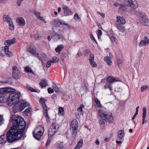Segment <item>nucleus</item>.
Masks as SVG:
<instances>
[{"label":"nucleus","instance_id":"obj_11","mask_svg":"<svg viewBox=\"0 0 149 149\" xmlns=\"http://www.w3.org/2000/svg\"><path fill=\"white\" fill-rule=\"evenodd\" d=\"M124 3L126 6H129L133 9H136L138 7V4L136 0H125Z\"/></svg>","mask_w":149,"mask_h":149},{"label":"nucleus","instance_id":"obj_23","mask_svg":"<svg viewBox=\"0 0 149 149\" xmlns=\"http://www.w3.org/2000/svg\"><path fill=\"white\" fill-rule=\"evenodd\" d=\"M12 76L13 78L17 80L20 77L21 75L19 72L15 73H12Z\"/></svg>","mask_w":149,"mask_h":149},{"label":"nucleus","instance_id":"obj_54","mask_svg":"<svg viewBox=\"0 0 149 149\" xmlns=\"http://www.w3.org/2000/svg\"><path fill=\"white\" fill-rule=\"evenodd\" d=\"M42 106L43 108V109L44 110H45V111H46V110H47V107L45 104V103H44L42 104Z\"/></svg>","mask_w":149,"mask_h":149},{"label":"nucleus","instance_id":"obj_25","mask_svg":"<svg viewBox=\"0 0 149 149\" xmlns=\"http://www.w3.org/2000/svg\"><path fill=\"white\" fill-rule=\"evenodd\" d=\"M12 79L10 77H8L6 79L5 81H1L0 82L2 83H8L9 84H11L12 83Z\"/></svg>","mask_w":149,"mask_h":149},{"label":"nucleus","instance_id":"obj_33","mask_svg":"<svg viewBox=\"0 0 149 149\" xmlns=\"http://www.w3.org/2000/svg\"><path fill=\"white\" fill-rule=\"evenodd\" d=\"M83 140L82 139H80L79 141L76 144V146L79 148H81L83 146Z\"/></svg>","mask_w":149,"mask_h":149},{"label":"nucleus","instance_id":"obj_39","mask_svg":"<svg viewBox=\"0 0 149 149\" xmlns=\"http://www.w3.org/2000/svg\"><path fill=\"white\" fill-rule=\"evenodd\" d=\"M26 87L29 90L32 92H36V91L35 89L31 87L29 85L27 84L26 85Z\"/></svg>","mask_w":149,"mask_h":149},{"label":"nucleus","instance_id":"obj_19","mask_svg":"<svg viewBox=\"0 0 149 149\" xmlns=\"http://www.w3.org/2000/svg\"><path fill=\"white\" fill-rule=\"evenodd\" d=\"M16 41V39L13 38L11 40H6L4 42V44L6 45H10L14 44Z\"/></svg>","mask_w":149,"mask_h":149},{"label":"nucleus","instance_id":"obj_48","mask_svg":"<svg viewBox=\"0 0 149 149\" xmlns=\"http://www.w3.org/2000/svg\"><path fill=\"white\" fill-rule=\"evenodd\" d=\"M122 60L120 59H118L117 60V64L118 67L120 68L122 65Z\"/></svg>","mask_w":149,"mask_h":149},{"label":"nucleus","instance_id":"obj_38","mask_svg":"<svg viewBox=\"0 0 149 149\" xmlns=\"http://www.w3.org/2000/svg\"><path fill=\"white\" fill-rule=\"evenodd\" d=\"M26 87L29 90L32 92H36V91L35 89L31 87L29 85L27 84L26 85Z\"/></svg>","mask_w":149,"mask_h":149},{"label":"nucleus","instance_id":"obj_7","mask_svg":"<svg viewBox=\"0 0 149 149\" xmlns=\"http://www.w3.org/2000/svg\"><path fill=\"white\" fill-rule=\"evenodd\" d=\"M50 24L52 26L54 27H58L60 25H61L63 26H65L66 28H69L70 27V25L66 23L65 21L59 19L54 20L50 22Z\"/></svg>","mask_w":149,"mask_h":149},{"label":"nucleus","instance_id":"obj_51","mask_svg":"<svg viewBox=\"0 0 149 149\" xmlns=\"http://www.w3.org/2000/svg\"><path fill=\"white\" fill-rule=\"evenodd\" d=\"M34 14L36 15V17L38 19L40 17V13L39 12L35 11L34 12Z\"/></svg>","mask_w":149,"mask_h":149},{"label":"nucleus","instance_id":"obj_9","mask_svg":"<svg viewBox=\"0 0 149 149\" xmlns=\"http://www.w3.org/2000/svg\"><path fill=\"white\" fill-rule=\"evenodd\" d=\"M15 90L11 88H2L0 89V102H3V95L7 93H9L14 92Z\"/></svg>","mask_w":149,"mask_h":149},{"label":"nucleus","instance_id":"obj_37","mask_svg":"<svg viewBox=\"0 0 149 149\" xmlns=\"http://www.w3.org/2000/svg\"><path fill=\"white\" fill-rule=\"evenodd\" d=\"M95 101L97 105L99 107H102V105L100 103V101L97 98H95Z\"/></svg>","mask_w":149,"mask_h":149},{"label":"nucleus","instance_id":"obj_8","mask_svg":"<svg viewBox=\"0 0 149 149\" xmlns=\"http://www.w3.org/2000/svg\"><path fill=\"white\" fill-rule=\"evenodd\" d=\"M100 116L101 118L102 117L105 118V119L104 120V119H101L100 121V124H105L104 120L110 123H111L113 122V118L112 114L111 113L108 114L103 113L101 114Z\"/></svg>","mask_w":149,"mask_h":149},{"label":"nucleus","instance_id":"obj_45","mask_svg":"<svg viewBox=\"0 0 149 149\" xmlns=\"http://www.w3.org/2000/svg\"><path fill=\"white\" fill-rule=\"evenodd\" d=\"M53 87L55 91L57 93H58L59 92V90L58 87L55 84L53 85Z\"/></svg>","mask_w":149,"mask_h":149},{"label":"nucleus","instance_id":"obj_55","mask_svg":"<svg viewBox=\"0 0 149 149\" xmlns=\"http://www.w3.org/2000/svg\"><path fill=\"white\" fill-rule=\"evenodd\" d=\"M74 18L75 20H77L79 19L78 15L77 13H75L74 17Z\"/></svg>","mask_w":149,"mask_h":149},{"label":"nucleus","instance_id":"obj_56","mask_svg":"<svg viewBox=\"0 0 149 149\" xmlns=\"http://www.w3.org/2000/svg\"><path fill=\"white\" fill-rule=\"evenodd\" d=\"M77 111L79 113H80V114L81 115H83V112L82 109L80 107H79L77 109Z\"/></svg>","mask_w":149,"mask_h":149},{"label":"nucleus","instance_id":"obj_34","mask_svg":"<svg viewBox=\"0 0 149 149\" xmlns=\"http://www.w3.org/2000/svg\"><path fill=\"white\" fill-rule=\"evenodd\" d=\"M30 108L29 107H28L23 112V114L26 116H28V113H29L30 112Z\"/></svg>","mask_w":149,"mask_h":149},{"label":"nucleus","instance_id":"obj_52","mask_svg":"<svg viewBox=\"0 0 149 149\" xmlns=\"http://www.w3.org/2000/svg\"><path fill=\"white\" fill-rule=\"evenodd\" d=\"M48 93L49 94L52 93L54 92L53 89H51V88H49L47 89Z\"/></svg>","mask_w":149,"mask_h":149},{"label":"nucleus","instance_id":"obj_50","mask_svg":"<svg viewBox=\"0 0 149 149\" xmlns=\"http://www.w3.org/2000/svg\"><path fill=\"white\" fill-rule=\"evenodd\" d=\"M94 55L93 54H91L90 55L89 57V61H92L93 60H94Z\"/></svg>","mask_w":149,"mask_h":149},{"label":"nucleus","instance_id":"obj_44","mask_svg":"<svg viewBox=\"0 0 149 149\" xmlns=\"http://www.w3.org/2000/svg\"><path fill=\"white\" fill-rule=\"evenodd\" d=\"M90 52V50L88 49H86L85 50L84 52V56H87Z\"/></svg>","mask_w":149,"mask_h":149},{"label":"nucleus","instance_id":"obj_6","mask_svg":"<svg viewBox=\"0 0 149 149\" xmlns=\"http://www.w3.org/2000/svg\"><path fill=\"white\" fill-rule=\"evenodd\" d=\"M35 131L37 133H34V131L33 132V136L36 139L40 141L44 132V127L42 126H40L35 129Z\"/></svg>","mask_w":149,"mask_h":149},{"label":"nucleus","instance_id":"obj_13","mask_svg":"<svg viewBox=\"0 0 149 149\" xmlns=\"http://www.w3.org/2000/svg\"><path fill=\"white\" fill-rule=\"evenodd\" d=\"M16 22L20 26H23L25 25V21L22 17H17L16 18Z\"/></svg>","mask_w":149,"mask_h":149},{"label":"nucleus","instance_id":"obj_36","mask_svg":"<svg viewBox=\"0 0 149 149\" xmlns=\"http://www.w3.org/2000/svg\"><path fill=\"white\" fill-rule=\"evenodd\" d=\"M9 28L11 30H13L14 29V26L13 23V21H11L10 22L8 23Z\"/></svg>","mask_w":149,"mask_h":149},{"label":"nucleus","instance_id":"obj_43","mask_svg":"<svg viewBox=\"0 0 149 149\" xmlns=\"http://www.w3.org/2000/svg\"><path fill=\"white\" fill-rule=\"evenodd\" d=\"M98 33L97 34V36L98 38L100 39L101 38V36L102 35V32L101 30L98 29L97 31Z\"/></svg>","mask_w":149,"mask_h":149},{"label":"nucleus","instance_id":"obj_53","mask_svg":"<svg viewBox=\"0 0 149 149\" xmlns=\"http://www.w3.org/2000/svg\"><path fill=\"white\" fill-rule=\"evenodd\" d=\"M63 109L62 107H60L59 108L58 113H60L61 114H62L63 113Z\"/></svg>","mask_w":149,"mask_h":149},{"label":"nucleus","instance_id":"obj_30","mask_svg":"<svg viewBox=\"0 0 149 149\" xmlns=\"http://www.w3.org/2000/svg\"><path fill=\"white\" fill-rule=\"evenodd\" d=\"M117 28L120 31L122 32L124 31L125 30L124 26L120 24H118L117 25Z\"/></svg>","mask_w":149,"mask_h":149},{"label":"nucleus","instance_id":"obj_63","mask_svg":"<svg viewBox=\"0 0 149 149\" xmlns=\"http://www.w3.org/2000/svg\"><path fill=\"white\" fill-rule=\"evenodd\" d=\"M107 86L108 87V88H109L110 90L111 91L113 89L112 88V87L111 85H110V84H108L107 85Z\"/></svg>","mask_w":149,"mask_h":149},{"label":"nucleus","instance_id":"obj_18","mask_svg":"<svg viewBox=\"0 0 149 149\" xmlns=\"http://www.w3.org/2000/svg\"><path fill=\"white\" fill-rule=\"evenodd\" d=\"M143 112L142 113V124L143 125L144 123H146L145 121L146 118V107H144L143 108Z\"/></svg>","mask_w":149,"mask_h":149},{"label":"nucleus","instance_id":"obj_4","mask_svg":"<svg viewBox=\"0 0 149 149\" xmlns=\"http://www.w3.org/2000/svg\"><path fill=\"white\" fill-rule=\"evenodd\" d=\"M136 15L139 17V21L142 24L149 26V20L145 13H142L140 12H136Z\"/></svg>","mask_w":149,"mask_h":149},{"label":"nucleus","instance_id":"obj_28","mask_svg":"<svg viewBox=\"0 0 149 149\" xmlns=\"http://www.w3.org/2000/svg\"><path fill=\"white\" fill-rule=\"evenodd\" d=\"M47 80L45 79H42L41 80L40 83V86H41L42 88H43L44 87H45L47 86V82L46 81Z\"/></svg>","mask_w":149,"mask_h":149},{"label":"nucleus","instance_id":"obj_42","mask_svg":"<svg viewBox=\"0 0 149 149\" xmlns=\"http://www.w3.org/2000/svg\"><path fill=\"white\" fill-rule=\"evenodd\" d=\"M12 73H15V72H19L17 67L16 66H13L12 67Z\"/></svg>","mask_w":149,"mask_h":149},{"label":"nucleus","instance_id":"obj_58","mask_svg":"<svg viewBox=\"0 0 149 149\" xmlns=\"http://www.w3.org/2000/svg\"><path fill=\"white\" fill-rule=\"evenodd\" d=\"M23 0H17V4L18 6H20V4Z\"/></svg>","mask_w":149,"mask_h":149},{"label":"nucleus","instance_id":"obj_31","mask_svg":"<svg viewBox=\"0 0 149 149\" xmlns=\"http://www.w3.org/2000/svg\"><path fill=\"white\" fill-rule=\"evenodd\" d=\"M44 115H45L46 118V121L47 123L50 122L49 118L48 116V110H46V111H45L44 113Z\"/></svg>","mask_w":149,"mask_h":149},{"label":"nucleus","instance_id":"obj_26","mask_svg":"<svg viewBox=\"0 0 149 149\" xmlns=\"http://www.w3.org/2000/svg\"><path fill=\"white\" fill-rule=\"evenodd\" d=\"M126 10L125 6L122 4H120V6L118 8V10L121 12H124Z\"/></svg>","mask_w":149,"mask_h":149},{"label":"nucleus","instance_id":"obj_60","mask_svg":"<svg viewBox=\"0 0 149 149\" xmlns=\"http://www.w3.org/2000/svg\"><path fill=\"white\" fill-rule=\"evenodd\" d=\"M45 100L43 98H41L40 100V102L42 104L44 103H45Z\"/></svg>","mask_w":149,"mask_h":149},{"label":"nucleus","instance_id":"obj_15","mask_svg":"<svg viewBox=\"0 0 149 149\" xmlns=\"http://www.w3.org/2000/svg\"><path fill=\"white\" fill-rule=\"evenodd\" d=\"M149 43V39L147 37H144V40H141L139 42V46L141 47L142 46L147 45Z\"/></svg>","mask_w":149,"mask_h":149},{"label":"nucleus","instance_id":"obj_21","mask_svg":"<svg viewBox=\"0 0 149 149\" xmlns=\"http://www.w3.org/2000/svg\"><path fill=\"white\" fill-rule=\"evenodd\" d=\"M28 51L35 56H36V52L35 48L33 47H30L28 49Z\"/></svg>","mask_w":149,"mask_h":149},{"label":"nucleus","instance_id":"obj_49","mask_svg":"<svg viewBox=\"0 0 149 149\" xmlns=\"http://www.w3.org/2000/svg\"><path fill=\"white\" fill-rule=\"evenodd\" d=\"M4 119L3 116L0 115V125L1 126V125L3 124L4 122Z\"/></svg>","mask_w":149,"mask_h":149},{"label":"nucleus","instance_id":"obj_10","mask_svg":"<svg viewBox=\"0 0 149 149\" xmlns=\"http://www.w3.org/2000/svg\"><path fill=\"white\" fill-rule=\"evenodd\" d=\"M58 124L55 123H53L49 129L48 135L49 137H51L57 131L58 129Z\"/></svg>","mask_w":149,"mask_h":149},{"label":"nucleus","instance_id":"obj_22","mask_svg":"<svg viewBox=\"0 0 149 149\" xmlns=\"http://www.w3.org/2000/svg\"><path fill=\"white\" fill-rule=\"evenodd\" d=\"M3 19L4 21L7 22L8 24L11 21H12L10 17L7 15H5L3 16Z\"/></svg>","mask_w":149,"mask_h":149},{"label":"nucleus","instance_id":"obj_62","mask_svg":"<svg viewBox=\"0 0 149 149\" xmlns=\"http://www.w3.org/2000/svg\"><path fill=\"white\" fill-rule=\"evenodd\" d=\"M38 19H40L45 23H46V22L45 20V19H44L42 17H41V16L38 18Z\"/></svg>","mask_w":149,"mask_h":149},{"label":"nucleus","instance_id":"obj_5","mask_svg":"<svg viewBox=\"0 0 149 149\" xmlns=\"http://www.w3.org/2000/svg\"><path fill=\"white\" fill-rule=\"evenodd\" d=\"M78 123L75 119L73 120L71 123L70 130L72 132V135L73 139H75L78 130Z\"/></svg>","mask_w":149,"mask_h":149},{"label":"nucleus","instance_id":"obj_59","mask_svg":"<svg viewBox=\"0 0 149 149\" xmlns=\"http://www.w3.org/2000/svg\"><path fill=\"white\" fill-rule=\"evenodd\" d=\"M50 137H49V138L48 139L47 141L45 144V146H47L49 144V143L50 142V140H51V139H50Z\"/></svg>","mask_w":149,"mask_h":149},{"label":"nucleus","instance_id":"obj_35","mask_svg":"<svg viewBox=\"0 0 149 149\" xmlns=\"http://www.w3.org/2000/svg\"><path fill=\"white\" fill-rule=\"evenodd\" d=\"M25 71L26 72H30L34 74V73L32 70L29 67H26L24 69Z\"/></svg>","mask_w":149,"mask_h":149},{"label":"nucleus","instance_id":"obj_24","mask_svg":"<svg viewBox=\"0 0 149 149\" xmlns=\"http://www.w3.org/2000/svg\"><path fill=\"white\" fill-rule=\"evenodd\" d=\"M4 52L6 55L10 56L12 55L11 53L9 51V47L7 45H6L4 47Z\"/></svg>","mask_w":149,"mask_h":149},{"label":"nucleus","instance_id":"obj_27","mask_svg":"<svg viewBox=\"0 0 149 149\" xmlns=\"http://www.w3.org/2000/svg\"><path fill=\"white\" fill-rule=\"evenodd\" d=\"M63 47L64 46L62 45H58L55 49L56 52L58 53H60V52L63 49Z\"/></svg>","mask_w":149,"mask_h":149},{"label":"nucleus","instance_id":"obj_3","mask_svg":"<svg viewBox=\"0 0 149 149\" xmlns=\"http://www.w3.org/2000/svg\"><path fill=\"white\" fill-rule=\"evenodd\" d=\"M14 104L15 105L13 107L12 109L14 113H15L19 111H22L29 104L27 102L23 101V102H19Z\"/></svg>","mask_w":149,"mask_h":149},{"label":"nucleus","instance_id":"obj_46","mask_svg":"<svg viewBox=\"0 0 149 149\" xmlns=\"http://www.w3.org/2000/svg\"><path fill=\"white\" fill-rule=\"evenodd\" d=\"M52 63H55L58 62V59L57 58V57L56 56H54L52 60L50 61Z\"/></svg>","mask_w":149,"mask_h":149},{"label":"nucleus","instance_id":"obj_32","mask_svg":"<svg viewBox=\"0 0 149 149\" xmlns=\"http://www.w3.org/2000/svg\"><path fill=\"white\" fill-rule=\"evenodd\" d=\"M124 132V131L123 130H121L118 131V136L120 138V140L122 139L123 136Z\"/></svg>","mask_w":149,"mask_h":149},{"label":"nucleus","instance_id":"obj_64","mask_svg":"<svg viewBox=\"0 0 149 149\" xmlns=\"http://www.w3.org/2000/svg\"><path fill=\"white\" fill-rule=\"evenodd\" d=\"M100 127L102 129H104L105 128V124H100Z\"/></svg>","mask_w":149,"mask_h":149},{"label":"nucleus","instance_id":"obj_14","mask_svg":"<svg viewBox=\"0 0 149 149\" xmlns=\"http://www.w3.org/2000/svg\"><path fill=\"white\" fill-rule=\"evenodd\" d=\"M107 81L108 83L112 84L113 82L120 81V79L117 77L109 76L107 77Z\"/></svg>","mask_w":149,"mask_h":149},{"label":"nucleus","instance_id":"obj_40","mask_svg":"<svg viewBox=\"0 0 149 149\" xmlns=\"http://www.w3.org/2000/svg\"><path fill=\"white\" fill-rule=\"evenodd\" d=\"M26 87L29 90L32 92H36V91L35 89L31 87L29 85L27 84L26 85Z\"/></svg>","mask_w":149,"mask_h":149},{"label":"nucleus","instance_id":"obj_17","mask_svg":"<svg viewBox=\"0 0 149 149\" xmlns=\"http://www.w3.org/2000/svg\"><path fill=\"white\" fill-rule=\"evenodd\" d=\"M116 22L118 24H124L125 23V20L124 18L120 16L116 17Z\"/></svg>","mask_w":149,"mask_h":149},{"label":"nucleus","instance_id":"obj_1","mask_svg":"<svg viewBox=\"0 0 149 149\" xmlns=\"http://www.w3.org/2000/svg\"><path fill=\"white\" fill-rule=\"evenodd\" d=\"M11 128L6 134L0 136V144L5 143L7 141L11 143L18 141L23 136L26 123L23 118L17 115H12L10 118Z\"/></svg>","mask_w":149,"mask_h":149},{"label":"nucleus","instance_id":"obj_20","mask_svg":"<svg viewBox=\"0 0 149 149\" xmlns=\"http://www.w3.org/2000/svg\"><path fill=\"white\" fill-rule=\"evenodd\" d=\"M46 56V55L44 53L41 52L39 54H36V57H38L40 60H43L45 59Z\"/></svg>","mask_w":149,"mask_h":149},{"label":"nucleus","instance_id":"obj_12","mask_svg":"<svg viewBox=\"0 0 149 149\" xmlns=\"http://www.w3.org/2000/svg\"><path fill=\"white\" fill-rule=\"evenodd\" d=\"M62 8L63 10L64 16H68L72 15L73 14L70 8L67 6L63 4L62 5Z\"/></svg>","mask_w":149,"mask_h":149},{"label":"nucleus","instance_id":"obj_41","mask_svg":"<svg viewBox=\"0 0 149 149\" xmlns=\"http://www.w3.org/2000/svg\"><path fill=\"white\" fill-rule=\"evenodd\" d=\"M92 67H96L97 66L96 63L94 61V60H93L89 61Z\"/></svg>","mask_w":149,"mask_h":149},{"label":"nucleus","instance_id":"obj_47","mask_svg":"<svg viewBox=\"0 0 149 149\" xmlns=\"http://www.w3.org/2000/svg\"><path fill=\"white\" fill-rule=\"evenodd\" d=\"M149 87L146 85H143L142 86L141 88V91L142 92L144 91L146 89L149 88Z\"/></svg>","mask_w":149,"mask_h":149},{"label":"nucleus","instance_id":"obj_16","mask_svg":"<svg viewBox=\"0 0 149 149\" xmlns=\"http://www.w3.org/2000/svg\"><path fill=\"white\" fill-rule=\"evenodd\" d=\"M62 38L63 36L62 35L55 33L52 36L51 38H52L54 42H56L58 40Z\"/></svg>","mask_w":149,"mask_h":149},{"label":"nucleus","instance_id":"obj_57","mask_svg":"<svg viewBox=\"0 0 149 149\" xmlns=\"http://www.w3.org/2000/svg\"><path fill=\"white\" fill-rule=\"evenodd\" d=\"M52 63L51 62V61H49L47 62L46 64V67L49 68L50 67L51 65V64Z\"/></svg>","mask_w":149,"mask_h":149},{"label":"nucleus","instance_id":"obj_2","mask_svg":"<svg viewBox=\"0 0 149 149\" xmlns=\"http://www.w3.org/2000/svg\"><path fill=\"white\" fill-rule=\"evenodd\" d=\"M21 95L20 93L19 92L13 93L9 94L8 97L7 99V102L8 105L11 106L14 104L19 103Z\"/></svg>","mask_w":149,"mask_h":149},{"label":"nucleus","instance_id":"obj_29","mask_svg":"<svg viewBox=\"0 0 149 149\" xmlns=\"http://www.w3.org/2000/svg\"><path fill=\"white\" fill-rule=\"evenodd\" d=\"M104 60L108 65H111L112 62L109 57L105 56L104 58Z\"/></svg>","mask_w":149,"mask_h":149},{"label":"nucleus","instance_id":"obj_61","mask_svg":"<svg viewBox=\"0 0 149 149\" xmlns=\"http://www.w3.org/2000/svg\"><path fill=\"white\" fill-rule=\"evenodd\" d=\"M91 38L92 40H93L95 42H96V43H97L95 39V38H94V36H93V35L92 33L91 35Z\"/></svg>","mask_w":149,"mask_h":149}]
</instances>
